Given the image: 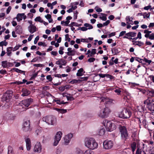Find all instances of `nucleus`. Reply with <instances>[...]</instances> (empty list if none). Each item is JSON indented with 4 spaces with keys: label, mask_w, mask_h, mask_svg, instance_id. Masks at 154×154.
Returning a JSON list of instances; mask_svg holds the SVG:
<instances>
[{
    "label": "nucleus",
    "mask_w": 154,
    "mask_h": 154,
    "mask_svg": "<svg viewBox=\"0 0 154 154\" xmlns=\"http://www.w3.org/2000/svg\"><path fill=\"white\" fill-rule=\"evenodd\" d=\"M85 146L90 149L93 150L96 149L98 147V143L94 139L87 137L84 140Z\"/></svg>",
    "instance_id": "1"
},
{
    "label": "nucleus",
    "mask_w": 154,
    "mask_h": 154,
    "mask_svg": "<svg viewBox=\"0 0 154 154\" xmlns=\"http://www.w3.org/2000/svg\"><path fill=\"white\" fill-rule=\"evenodd\" d=\"M111 112V110L110 108L105 106L98 112L97 115L101 118H105L108 116Z\"/></svg>",
    "instance_id": "2"
},
{
    "label": "nucleus",
    "mask_w": 154,
    "mask_h": 154,
    "mask_svg": "<svg viewBox=\"0 0 154 154\" xmlns=\"http://www.w3.org/2000/svg\"><path fill=\"white\" fill-rule=\"evenodd\" d=\"M103 124L108 131H112L116 129V125L111 121L105 120L103 122Z\"/></svg>",
    "instance_id": "3"
},
{
    "label": "nucleus",
    "mask_w": 154,
    "mask_h": 154,
    "mask_svg": "<svg viewBox=\"0 0 154 154\" xmlns=\"http://www.w3.org/2000/svg\"><path fill=\"white\" fill-rule=\"evenodd\" d=\"M131 115V112L129 110L126 108H123L119 112L118 116L121 118L128 119L130 117Z\"/></svg>",
    "instance_id": "4"
},
{
    "label": "nucleus",
    "mask_w": 154,
    "mask_h": 154,
    "mask_svg": "<svg viewBox=\"0 0 154 154\" xmlns=\"http://www.w3.org/2000/svg\"><path fill=\"white\" fill-rule=\"evenodd\" d=\"M42 120L48 125H54L57 123V118L54 116H46L44 117Z\"/></svg>",
    "instance_id": "5"
},
{
    "label": "nucleus",
    "mask_w": 154,
    "mask_h": 154,
    "mask_svg": "<svg viewBox=\"0 0 154 154\" xmlns=\"http://www.w3.org/2000/svg\"><path fill=\"white\" fill-rule=\"evenodd\" d=\"M113 145V142L111 140H106L103 142V148L106 149H111Z\"/></svg>",
    "instance_id": "6"
},
{
    "label": "nucleus",
    "mask_w": 154,
    "mask_h": 154,
    "mask_svg": "<svg viewBox=\"0 0 154 154\" xmlns=\"http://www.w3.org/2000/svg\"><path fill=\"white\" fill-rule=\"evenodd\" d=\"M62 135V133L60 131H58L56 133L54 139L53 143L54 146H55L58 145L59 142L61 140Z\"/></svg>",
    "instance_id": "7"
},
{
    "label": "nucleus",
    "mask_w": 154,
    "mask_h": 154,
    "mask_svg": "<svg viewBox=\"0 0 154 154\" xmlns=\"http://www.w3.org/2000/svg\"><path fill=\"white\" fill-rule=\"evenodd\" d=\"M144 103L146 105L147 108L149 110L154 111V103L152 102V100L148 99L144 101Z\"/></svg>",
    "instance_id": "8"
},
{
    "label": "nucleus",
    "mask_w": 154,
    "mask_h": 154,
    "mask_svg": "<svg viewBox=\"0 0 154 154\" xmlns=\"http://www.w3.org/2000/svg\"><path fill=\"white\" fill-rule=\"evenodd\" d=\"M119 129L122 139H126L128 137V134L126 128L124 126H120L119 127Z\"/></svg>",
    "instance_id": "9"
},
{
    "label": "nucleus",
    "mask_w": 154,
    "mask_h": 154,
    "mask_svg": "<svg viewBox=\"0 0 154 154\" xmlns=\"http://www.w3.org/2000/svg\"><path fill=\"white\" fill-rule=\"evenodd\" d=\"M12 91H7L3 96L2 98V100L3 101H5L6 102H8L9 100L11 98L12 95Z\"/></svg>",
    "instance_id": "10"
},
{
    "label": "nucleus",
    "mask_w": 154,
    "mask_h": 154,
    "mask_svg": "<svg viewBox=\"0 0 154 154\" xmlns=\"http://www.w3.org/2000/svg\"><path fill=\"white\" fill-rule=\"evenodd\" d=\"M152 31H149L148 29H145L144 31V33L145 34L144 36L146 38H148L151 40L154 39V33H151Z\"/></svg>",
    "instance_id": "11"
},
{
    "label": "nucleus",
    "mask_w": 154,
    "mask_h": 154,
    "mask_svg": "<svg viewBox=\"0 0 154 154\" xmlns=\"http://www.w3.org/2000/svg\"><path fill=\"white\" fill-rule=\"evenodd\" d=\"M22 129L24 132H26L31 131L30 128V122L29 121H27L24 122L23 123Z\"/></svg>",
    "instance_id": "12"
},
{
    "label": "nucleus",
    "mask_w": 154,
    "mask_h": 154,
    "mask_svg": "<svg viewBox=\"0 0 154 154\" xmlns=\"http://www.w3.org/2000/svg\"><path fill=\"white\" fill-rule=\"evenodd\" d=\"M35 152L40 153L42 151V146L40 142H37L35 144L33 149Z\"/></svg>",
    "instance_id": "13"
},
{
    "label": "nucleus",
    "mask_w": 154,
    "mask_h": 154,
    "mask_svg": "<svg viewBox=\"0 0 154 154\" xmlns=\"http://www.w3.org/2000/svg\"><path fill=\"white\" fill-rule=\"evenodd\" d=\"M73 136V134L71 133L65 135L64 137V144L67 145L69 143Z\"/></svg>",
    "instance_id": "14"
},
{
    "label": "nucleus",
    "mask_w": 154,
    "mask_h": 154,
    "mask_svg": "<svg viewBox=\"0 0 154 154\" xmlns=\"http://www.w3.org/2000/svg\"><path fill=\"white\" fill-rule=\"evenodd\" d=\"M28 29L29 32L31 33H33L38 30L36 27L34 25H29L28 27Z\"/></svg>",
    "instance_id": "15"
},
{
    "label": "nucleus",
    "mask_w": 154,
    "mask_h": 154,
    "mask_svg": "<svg viewBox=\"0 0 154 154\" xmlns=\"http://www.w3.org/2000/svg\"><path fill=\"white\" fill-rule=\"evenodd\" d=\"M25 142L27 150L29 151L31 147V140L29 138H26L25 139Z\"/></svg>",
    "instance_id": "16"
},
{
    "label": "nucleus",
    "mask_w": 154,
    "mask_h": 154,
    "mask_svg": "<svg viewBox=\"0 0 154 154\" xmlns=\"http://www.w3.org/2000/svg\"><path fill=\"white\" fill-rule=\"evenodd\" d=\"M33 101V100L31 98L23 100L22 101V103L25 107H28Z\"/></svg>",
    "instance_id": "17"
},
{
    "label": "nucleus",
    "mask_w": 154,
    "mask_h": 154,
    "mask_svg": "<svg viewBox=\"0 0 154 154\" xmlns=\"http://www.w3.org/2000/svg\"><path fill=\"white\" fill-rule=\"evenodd\" d=\"M12 64L11 63L8 62L7 61H4L2 62V66L4 68L10 67L12 66Z\"/></svg>",
    "instance_id": "18"
},
{
    "label": "nucleus",
    "mask_w": 154,
    "mask_h": 154,
    "mask_svg": "<svg viewBox=\"0 0 154 154\" xmlns=\"http://www.w3.org/2000/svg\"><path fill=\"white\" fill-rule=\"evenodd\" d=\"M101 101L103 102H104L105 104H110L112 102V100L108 98H105V97L102 98Z\"/></svg>",
    "instance_id": "19"
},
{
    "label": "nucleus",
    "mask_w": 154,
    "mask_h": 154,
    "mask_svg": "<svg viewBox=\"0 0 154 154\" xmlns=\"http://www.w3.org/2000/svg\"><path fill=\"white\" fill-rule=\"evenodd\" d=\"M106 131L103 127L100 129L97 132V134L100 136H103L105 134Z\"/></svg>",
    "instance_id": "20"
},
{
    "label": "nucleus",
    "mask_w": 154,
    "mask_h": 154,
    "mask_svg": "<svg viewBox=\"0 0 154 154\" xmlns=\"http://www.w3.org/2000/svg\"><path fill=\"white\" fill-rule=\"evenodd\" d=\"M66 63V62L62 59H59L56 62V64L57 65H65Z\"/></svg>",
    "instance_id": "21"
},
{
    "label": "nucleus",
    "mask_w": 154,
    "mask_h": 154,
    "mask_svg": "<svg viewBox=\"0 0 154 154\" xmlns=\"http://www.w3.org/2000/svg\"><path fill=\"white\" fill-rule=\"evenodd\" d=\"M22 94L21 95L23 96H27L30 94V91L25 89H23L22 90Z\"/></svg>",
    "instance_id": "22"
},
{
    "label": "nucleus",
    "mask_w": 154,
    "mask_h": 154,
    "mask_svg": "<svg viewBox=\"0 0 154 154\" xmlns=\"http://www.w3.org/2000/svg\"><path fill=\"white\" fill-rule=\"evenodd\" d=\"M83 69L82 68H80L78 70L77 72L76 73V75L77 76H81L83 75L85 72H83Z\"/></svg>",
    "instance_id": "23"
},
{
    "label": "nucleus",
    "mask_w": 154,
    "mask_h": 154,
    "mask_svg": "<svg viewBox=\"0 0 154 154\" xmlns=\"http://www.w3.org/2000/svg\"><path fill=\"white\" fill-rule=\"evenodd\" d=\"M24 14V13L18 14H17L16 18L18 22H19L22 20Z\"/></svg>",
    "instance_id": "24"
},
{
    "label": "nucleus",
    "mask_w": 154,
    "mask_h": 154,
    "mask_svg": "<svg viewBox=\"0 0 154 154\" xmlns=\"http://www.w3.org/2000/svg\"><path fill=\"white\" fill-rule=\"evenodd\" d=\"M12 47H9L7 48V54L8 56H10L11 54V51L12 50Z\"/></svg>",
    "instance_id": "25"
},
{
    "label": "nucleus",
    "mask_w": 154,
    "mask_h": 154,
    "mask_svg": "<svg viewBox=\"0 0 154 154\" xmlns=\"http://www.w3.org/2000/svg\"><path fill=\"white\" fill-rule=\"evenodd\" d=\"M125 35L128 37H134L136 35V33L134 32H130L125 34Z\"/></svg>",
    "instance_id": "26"
},
{
    "label": "nucleus",
    "mask_w": 154,
    "mask_h": 154,
    "mask_svg": "<svg viewBox=\"0 0 154 154\" xmlns=\"http://www.w3.org/2000/svg\"><path fill=\"white\" fill-rule=\"evenodd\" d=\"M16 31L18 33H21L22 31V29L21 26L19 25L17 26L16 27Z\"/></svg>",
    "instance_id": "27"
},
{
    "label": "nucleus",
    "mask_w": 154,
    "mask_h": 154,
    "mask_svg": "<svg viewBox=\"0 0 154 154\" xmlns=\"http://www.w3.org/2000/svg\"><path fill=\"white\" fill-rule=\"evenodd\" d=\"M140 14L141 15H143V17L144 18H149V17L150 15V13H147L146 12H145L143 13V14H142L140 13H139L138 14Z\"/></svg>",
    "instance_id": "28"
},
{
    "label": "nucleus",
    "mask_w": 154,
    "mask_h": 154,
    "mask_svg": "<svg viewBox=\"0 0 154 154\" xmlns=\"http://www.w3.org/2000/svg\"><path fill=\"white\" fill-rule=\"evenodd\" d=\"M75 154H82L83 152L82 150L79 148H76L74 150Z\"/></svg>",
    "instance_id": "29"
},
{
    "label": "nucleus",
    "mask_w": 154,
    "mask_h": 154,
    "mask_svg": "<svg viewBox=\"0 0 154 154\" xmlns=\"http://www.w3.org/2000/svg\"><path fill=\"white\" fill-rule=\"evenodd\" d=\"M136 154H146L143 150L139 148H138L136 151Z\"/></svg>",
    "instance_id": "30"
},
{
    "label": "nucleus",
    "mask_w": 154,
    "mask_h": 154,
    "mask_svg": "<svg viewBox=\"0 0 154 154\" xmlns=\"http://www.w3.org/2000/svg\"><path fill=\"white\" fill-rule=\"evenodd\" d=\"M75 50L73 49L72 51H68L66 53L68 56H74L75 55Z\"/></svg>",
    "instance_id": "31"
},
{
    "label": "nucleus",
    "mask_w": 154,
    "mask_h": 154,
    "mask_svg": "<svg viewBox=\"0 0 154 154\" xmlns=\"http://www.w3.org/2000/svg\"><path fill=\"white\" fill-rule=\"evenodd\" d=\"M55 109L59 113H61L63 114L66 113L67 112V110L65 109L56 108Z\"/></svg>",
    "instance_id": "32"
},
{
    "label": "nucleus",
    "mask_w": 154,
    "mask_h": 154,
    "mask_svg": "<svg viewBox=\"0 0 154 154\" xmlns=\"http://www.w3.org/2000/svg\"><path fill=\"white\" fill-rule=\"evenodd\" d=\"M143 43L141 41H137L136 42H134V45H138L139 47H141L143 45Z\"/></svg>",
    "instance_id": "33"
},
{
    "label": "nucleus",
    "mask_w": 154,
    "mask_h": 154,
    "mask_svg": "<svg viewBox=\"0 0 154 154\" xmlns=\"http://www.w3.org/2000/svg\"><path fill=\"white\" fill-rule=\"evenodd\" d=\"M84 26L87 28L88 29H91L93 28V26L89 23H85L84 24Z\"/></svg>",
    "instance_id": "34"
},
{
    "label": "nucleus",
    "mask_w": 154,
    "mask_h": 154,
    "mask_svg": "<svg viewBox=\"0 0 154 154\" xmlns=\"http://www.w3.org/2000/svg\"><path fill=\"white\" fill-rule=\"evenodd\" d=\"M131 148L133 152L135 150L136 147V143L135 142H134L131 144Z\"/></svg>",
    "instance_id": "35"
},
{
    "label": "nucleus",
    "mask_w": 154,
    "mask_h": 154,
    "mask_svg": "<svg viewBox=\"0 0 154 154\" xmlns=\"http://www.w3.org/2000/svg\"><path fill=\"white\" fill-rule=\"evenodd\" d=\"M88 79L87 77H81L79 78L78 79L79 83H80L81 82L86 81Z\"/></svg>",
    "instance_id": "36"
},
{
    "label": "nucleus",
    "mask_w": 154,
    "mask_h": 154,
    "mask_svg": "<svg viewBox=\"0 0 154 154\" xmlns=\"http://www.w3.org/2000/svg\"><path fill=\"white\" fill-rule=\"evenodd\" d=\"M13 151L12 148L11 146L8 147V154H13Z\"/></svg>",
    "instance_id": "37"
},
{
    "label": "nucleus",
    "mask_w": 154,
    "mask_h": 154,
    "mask_svg": "<svg viewBox=\"0 0 154 154\" xmlns=\"http://www.w3.org/2000/svg\"><path fill=\"white\" fill-rule=\"evenodd\" d=\"M26 82V80L25 79H23V82L17 81L13 83L14 84H17V85L21 84L23 83H25Z\"/></svg>",
    "instance_id": "38"
},
{
    "label": "nucleus",
    "mask_w": 154,
    "mask_h": 154,
    "mask_svg": "<svg viewBox=\"0 0 154 154\" xmlns=\"http://www.w3.org/2000/svg\"><path fill=\"white\" fill-rule=\"evenodd\" d=\"M101 14L102 15H103V16H101L100 17V18L103 21H105L106 20L107 18L106 17V14H103L102 13H101Z\"/></svg>",
    "instance_id": "39"
},
{
    "label": "nucleus",
    "mask_w": 154,
    "mask_h": 154,
    "mask_svg": "<svg viewBox=\"0 0 154 154\" xmlns=\"http://www.w3.org/2000/svg\"><path fill=\"white\" fill-rule=\"evenodd\" d=\"M13 69L15 71V72H16L18 73H24V74H25V72L24 71L20 70L18 69L17 68H14Z\"/></svg>",
    "instance_id": "40"
},
{
    "label": "nucleus",
    "mask_w": 154,
    "mask_h": 154,
    "mask_svg": "<svg viewBox=\"0 0 154 154\" xmlns=\"http://www.w3.org/2000/svg\"><path fill=\"white\" fill-rule=\"evenodd\" d=\"M94 152L93 151L89 149H88L85 151L84 154H93Z\"/></svg>",
    "instance_id": "41"
},
{
    "label": "nucleus",
    "mask_w": 154,
    "mask_h": 154,
    "mask_svg": "<svg viewBox=\"0 0 154 154\" xmlns=\"http://www.w3.org/2000/svg\"><path fill=\"white\" fill-rule=\"evenodd\" d=\"M69 22V20L66 21H62L61 22V24L62 25H63L64 26H67L68 25Z\"/></svg>",
    "instance_id": "42"
},
{
    "label": "nucleus",
    "mask_w": 154,
    "mask_h": 154,
    "mask_svg": "<svg viewBox=\"0 0 154 154\" xmlns=\"http://www.w3.org/2000/svg\"><path fill=\"white\" fill-rule=\"evenodd\" d=\"M35 21L39 22L41 23H42L43 22V20H41V17L39 16L35 18Z\"/></svg>",
    "instance_id": "43"
},
{
    "label": "nucleus",
    "mask_w": 154,
    "mask_h": 154,
    "mask_svg": "<svg viewBox=\"0 0 154 154\" xmlns=\"http://www.w3.org/2000/svg\"><path fill=\"white\" fill-rule=\"evenodd\" d=\"M93 39V38L92 37H89L88 38H85L84 42L89 43L90 42V41H92Z\"/></svg>",
    "instance_id": "44"
},
{
    "label": "nucleus",
    "mask_w": 154,
    "mask_h": 154,
    "mask_svg": "<svg viewBox=\"0 0 154 154\" xmlns=\"http://www.w3.org/2000/svg\"><path fill=\"white\" fill-rule=\"evenodd\" d=\"M70 83L72 84L79 83L78 81V79H74L70 82Z\"/></svg>",
    "instance_id": "45"
},
{
    "label": "nucleus",
    "mask_w": 154,
    "mask_h": 154,
    "mask_svg": "<svg viewBox=\"0 0 154 154\" xmlns=\"http://www.w3.org/2000/svg\"><path fill=\"white\" fill-rule=\"evenodd\" d=\"M8 44V42H6L2 41L0 42V46L3 47V45L6 46Z\"/></svg>",
    "instance_id": "46"
},
{
    "label": "nucleus",
    "mask_w": 154,
    "mask_h": 154,
    "mask_svg": "<svg viewBox=\"0 0 154 154\" xmlns=\"http://www.w3.org/2000/svg\"><path fill=\"white\" fill-rule=\"evenodd\" d=\"M114 91L115 93H116L117 94L119 95L121 94V89L119 88L116 89Z\"/></svg>",
    "instance_id": "47"
},
{
    "label": "nucleus",
    "mask_w": 154,
    "mask_h": 154,
    "mask_svg": "<svg viewBox=\"0 0 154 154\" xmlns=\"http://www.w3.org/2000/svg\"><path fill=\"white\" fill-rule=\"evenodd\" d=\"M143 9L144 10H148L150 9V10L151 11L152 9V8H151V6L150 5L144 7Z\"/></svg>",
    "instance_id": "48"
},
{
    "label": "nucleus",
    "mask_w": 154,
    "mask_h": 154,
    "mask_svg": "<svg viewBox=\"0 0 154 154\" xmlns=\"http://www.w3.org/2000/svg\"><path fill=\"white\" fill-rule=\"evenodd\" d=\"M64 50V48L63 47H60V50L59 51V53L60 54L62 55L63 54V51Z\"/></svg>",
    "instance_id": "49"
},
{
    "label": "nucleus",
    "mask_w": 154,
    "mask_h": 154,
    "mask_svg": "<svg viewBox=\"0 0 154 154\" xmlns=\"http://www.w3.org/2000/svg\"><path fill=\"white\" fill-rule=\"evenodd\" d=\"M95 9L97 12H101L102 11V10L100 8L98 7V6H97L95 8Z\"/></svg>",
    "instance_id": "50"
},
{
    "label": "nucleus",
    "mask_w": 154,
    "mask_h": 154,
    "mask_svg": "<svg viewBox=\"0 0 154 154\" xmlns=\"http://www.w3.org/2000/svg\"><path fill=\"white\" fill-rule=\"evenodd\" d=\"M125 20L126 21L127 24H129V22L130 21H132L130 20V16H127L125 18Z\"/></svg>",
    "instance_id": "51"
},
{
    "label": "nucleus",
    "mask_w": 154,
    "mask_h": 154,
    "mask_svg": "<svg viewBox=\"0 0 154 154\" xmlns=\"http://www.w3.org/2000/svg\"><path fill=\"white\" fill-rule=\"evenodd\" d=\"M21 46L20 45H16L13 49V51H15L19 49V48Z\"/></svg>",
    "instance_id": "52"
},
{
    "label": "nucleus",
    "mask_w": 154,
    "mask_h": 154,
    "mask_svg": "<svg viewBox=\"0 0 154 154\" xmlns=\"http://www.w3.org/2000/svg\"><path fill=\"white\" fill-rule=\"evenodd\" d=\"M143 60L145 61V62L149 64H150V63L152 62V61L150 60H148L146 58H144Z\"/></svg>",
    "instance_id": "53"
},
{
    "label": "nucleus",
    "mask_w": 154,
    "mask_h": 154,
    "mask_svg": "<svg viewBox=\"0 0 154 154\" xmlns=\"http://www.w3.org/2000/svg\"><path fill=\"white\" fill-rule=\"evenodd\" d=\"M38 45L39 46H42L44 47H46L47 46V45L45 43L41 42H39L38 43Z\"/></svg>",
    "instance_id": "54"
},
{
    "label": "nucleus",
    "mask_w": 154,
    "mask_h": 154,
    "mask_svg": "<svg viewBox=\"0 0 154 154\" xmlns=\"http://www.w3.org/2000/svg\"><path fill=\"white\" fill-rule=\"evenodd\" d=\"M66 97L68 100H73L74 99V98L73 96H66Z\"/></svg>",
    "instance_id": "55"
},
{
    "label": "nucleus",
    "mask_w": 154,
    "mask_h": 154,
    "mask_svg": "<svg viewBox=\"0 0 154 154\" xmlns=\"http://www.w3.org/2000/svg\"><path fill=\"white\" fill-rule=\"evenodd\" d=\"M56 102H57V103L60 104H64L66 103H67V102H64L63 101H60V100H57L56 101Z\"/></svg>",
    "instance_id": "56"
},
{
    "label": "nucleus",
    "mask_w": 154,
    "mask_h": 154,
    "mask_svg": "<svg viewBox=\"0 0 154 154\" xmlns=\"http://www.w3.org/2000/svg\"><path fill=\"white\" fill-rule=\"evenodd\" d=\"M65 39L66 40H67L68 42L70 41V38L69 37V34H67L65 35Z\"/></svg>",
    "instance_id": "57"
},
{
    "label": "nucleus",
    "mask_w": 154,
    "mask_h": 154,
    "mask_svg": "<svg viewBox=\"0 0 154 154\" xmlns=\"http://www.w3.org/2000/svg\"><path fill=\"white\" fill-rule=\"evenodd\" d=\"M136 38V40L137 38L141 39L142 38L141 34L140 32H139L137 34V37Z\"/></svg>",
    "instance_id": "58"
},
{
    "label": "nucleus",
    "mask_w": 154,
    "mask_h": 154,
    "mask_svg": "<svg viewBox=\"0 0 154 154\" xmlns=\"http://www.w3.org/2000/svg\"><path fill=\"white\" fill-rule=\"evenodd\" d=\"M69 25H71V26H78V24L76 23L73 22H72L70 24H69Z\"/></svg>",
    "instance_id": "59"
},
{
    "label": "nucleus",
    "mask_w": 154,
    "mask_h": 154,
    "mask_svg": "<svg viewBox=\"0 0 154 154\" xmlns=\"http://www.w3.org/2000/svg\"><path fill=\"white\" fill-rule=\"evenodd\" d=\"M36 54H37L38 55H40V56L45 55L46 54V53H45L44 52L43 53H41L39 51H37V52H36Z\"/></svg>",
    "instance_id": "60"
},
{
    "label": "nucleus",
    "mask_w": 154,
    "mask_h": 154,
    "mask_svg": "<svg viewBox=\"0 0 154 154\" xmlns=\"http://www.w3.org/2000/svg\"><path fill=\"white\" fill-rule=\"evenodd\" d=\"M3 146L2 143H0V153H2L3 151Z\"/></svg>",
    "instance_id": "61"
},
{
    "label": "nucleus",
    "mask_w": 154,
    "mask_h": 154,
    "mask_svg": "<svg viewBox=\"0 0 154 154\" xmlns=\"http://www.w3.org/2000/svg\"><path fill=\"white\" fill-rule=\"evenodd\" d=\"M105 77L109 78L110 79H112L114 78V77L108 74H106Z\"/></svg>",
    "instance_id": "62"
},
{
    "label": "nucleus",
    "mask_w": 154,
    "mask_h": 154,
    "mask_svg": "<svg viewBox=\"0 0 154 154\" xmlns=\"http://www.w3.org/2000/svg\"><path fill=\"white\" fill-rule=\"evenodd\" d=\"M51 54L54 56H56L58 54L57 52L56 51H52L51 52Z\"/></svg>",
    "instance_id": "63"
},
{
    "label": "nucleus",
    "mask_w": 154,
    "mask_h": 154,
    "mask_svg": "<svg viewBox=\"0 0 154 154\" xmlns=\"http://www.w3.org/2000/svg\"><path fill=\"white\" fill-rule=\"evenodd\" d=\"M149 152L151 154H154V148H152L149 151Z\"/></svg>",
    "instance_id": "64"
}]
</instances>
